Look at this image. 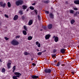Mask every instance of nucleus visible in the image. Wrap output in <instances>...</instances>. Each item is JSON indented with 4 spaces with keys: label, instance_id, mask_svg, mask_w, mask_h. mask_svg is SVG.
Returning <instances> with one entry per match:
<instances>
[{
    "label": "nucleus",
    "instance_id": "774afa93",
    "mask_svg": "<svg viewBox=\"0 0 79 79\" xmlns=\"http://www.w3.org/2000/svg\"><path fill=\"white\" fill-rule=\"evenodd\" d=\"M36 63H37V61H36Z\"/></svg>",
    "mask_w": 79,
    "mask_h": 79
},
{
    "label": "nucleus",
    "instance_id": "f704fd0d",
    "mask_svg": "<svg viewBox=\"0 0 79 79\" xmlns=\"http://www.w3.org/2000/svg\"><path fill=\"white\" fill-rule=\"evenodd\" d=\"M38 18L39 20L40 21V16L39 15H38Z\"/></svg>",
    "mask_w": 79,
    "mask_h": 79
},
{
    "label": "nucleus",
    "instance_id": "f3484780",
    "mask_svg": "<svg viewBox=\"0 0 79 79\" xmlns=\"http://www.w3.org/2000/svg\"><path fill=\"white\" fill-rule=\"evenodd\" d=\"M24 55H26V56L30 55H31V54L30 53L27 52H24Z\"/></svg>",
    "mask_w": 79,
    "mask_h": 79
},
{
    "label": "nucleus",
    "instance_id": "79ce46f5",
    "mask_svg": "<svg viewBox=\"0 0 79 79\" xmlns=\"http://www.w3.org/2000/svg\"><path fill=\"white\" fill-rule=\"evenodd\" d=\"M13 69H16V66H14L13 67Z\"/></svg>",
    "mask_w": 79,
    "mask_h": 79
},
{
    "label": "nucleus",
    "instance_id": "7ed1b4c3",
    "mask_svg": "<svg viewBox=\"0 0 79 79\" xmlns=\"http://www.w3.org/2000/svg\"><path fill=\"white\" fill-rule=\"evenodd\" d=\"M52 71V69L46 68L44 70L45 73H48V74L51 73Z\"/></svg>",
    "mask_w": 79,
    "mask_h": 79
},
{
    "label": "nucleus",
    "instance_id": "4be33fe9",
    "mask_svg": "<svg viewBox=\"0 0 79 79\" xmlns=\"http://www.w3.org/2000/svg\"><path fill=\"white\" fill-rule=\"evenodd\" d=\"M23 34L25 35L27 34V32H26V31L25 30H23Z\"/></svg>",
    "mask_w": 79,
    "mask_h": 79
},
{
    "label": "nucleus",
    "instance_id": "09e8293b",
    "mask_svg": "<svg viewBox=\"0 0 79 79\" xmlns=\"http://www.w3.org/2000/svg\"><path fill=\"white\" fill-rule=\"evenodd\" d=\"M65 4L66 5H68V1H66L65 2Z\"/></svg>",
    "mask_w": 79,
    "mask_h": 79
},
{
    "label": "nucleus",
    "instance_id": "a211bd4d",
    "mask_svg": "<svg viewBox=\"0 0 79 79\" xmlns=\"http://www.w3.org/2000/svg\"><path fill=\"white\" fill-rule=\"evenodd\" d=\"M49 2H50V1H49V0L44 1V3L46 4H48Z\"/></svg>",
    "mask_w": 79,
    "mask_h": 79
},
{
    "label": "nucleus",
    "instance_id": "393cba45",
    "mask_svg": "<svg viewBox=\"0 0 79 79\" xmlns=\"http://www.w3.org/2000/svg\"><path fill=\"white\" fill-rule=\"evenodd\" d=\"M7 5L8 7H11V3L10 2H7Z\"/></svg>",
    "mask_w": 79,
    "mask_h": 79
},
{
    "label": "nucleus",
    "instance_id": "f03ea898",
    "mask_svg": "<svg viewBox=\"0 0 79 79\" xmlns=\"http://www.w3.org/2000/svg\"><path fill=\"white\" fill-rule=\"evenodd\" d=\"M11 44L13 45H18L19 44V42L15 40H14L11 41Z\"/></svg>",
    "mask_w": 79,
    "mask_h": 79
},
{
    "label": "nucleus",
    "instance_id": "423d86ee",
    "mask_svg": "<svg viewBox=\"0 0 79 79\" xmlns=\"http://www.w3.org/2000/svg\"><path fill=\"white\" fill-rule=\"evenodd\" d=\"M49 17L51 19H54V15L52 13H50L49 15Z\"/></svg>",
    "mask_w": 79,
    "mask_h": 79
},
{
    "label": "nucleus",
    "instance_id": "3c124183",
    "mask_svg": "<svg viewBox=\"0 0 79 79\" xmlns=\"http://www.w3.org/2000/svg\"><path fill=\"white\" fill-rule=\"evenodd\" d=\"M45 52H47V51L46 50H45L44 51H43L42 52V53H45Z\"/></svg>",
    "mask_w": 79,
    "mask_h": 79
},
{
    "label": "nucleus",
    "instance_id": "2f4dec72",
    "mask_svg": "<svg viewBox=\"0 0 79 79\" xmlns=\"http://www.w3.org/2000/svg\"><path fill=\"white\" fill-rule=\"evenodd\" d=\"M38 55L40 56V55H42V52H39L38 53Z\"/></svg>",
    "mask_w": 79,
    "mask_h": 79
},
{
    "label": "nucleus",
    "instance_id": "c85d7f7f",
    "mask_svg": "<svg viewBox=\"0 0 79 79\" xmlns=\"http://www.w3.org/2000/svg\"><path fill=\"white\" fill-rule=\"evenodd\" d=\"M30 10H34V8L32 6H30Z\"/></svg>",
    "mask_w": 79,
    "mask_h": 79
},
{
    "label": "nucleus",
    "instance_id": "a18cd8bd",
    "mask_svg": "<svg viewBox=\"0 0 79 79\" xmlns=\"http://www.w3.org/2000/svg\"><path fill=\"white\" fill-rule=\"evenodd\" d=\"M32 65L33 66H35V65H36V64H35V63H33L32 64Z\"/></svg>",
    "mask_w": 79,
    "mask_h": 79
},
{
    "label": "nucleus",
    "instance_id": "864d4df0",
    "mask_svg": "<svg viewBox=\"0 0 79 79\" xmlns=\"http://www.w3.org/2000/svg\"><path fill=\"white\" fill-rule=\"evenodd\" d=\"M35 43H36V45H38V44H39V42H38L37 41Z\"/></svg>",
    "mask_w": 79,
    "mask_h": 79
},
{
    "label": "nucleus",
    "instance_id": "49530a36",
    "mask_svg": "<svg viewBox=\"0 0 79 79\" xmlns=\"http://www.w3.org/2000/svg\"><path fill=\"white\" fill-rule=\"evenodd\" d=\"M61 75H62V76H64V72H62V73H61Z\"/></svg>",
    "mask_w": 79,
    "mask_h": 79
},
{
    "label": "nucleus",
    "instance_id": "c756f323",
    "mask_svg": "<svg viewBox=\"0 0 79 79\" xmlns=\"http://www.w3.org/2000/svg\"><path fill=\"white\" fill-rule=\"evenodd\" d=\"M43 29H44V30H47V26H44L43 27Z\"/></svg>",
    "mask_w": 79,
    "mask_h": 79
},
{
    "label": "nucleus",
    "instance_id": "dca6fc26",
    "mask_svg": "<svg viewBox=\"0 0 79 79\" xmlns=\"http://www.w3.org/2000/svg\"><path fill=\"white\" fill-rule=\"evenodd\" d=\"M54 41L56 42H57L58 41V36H56L55 39H54Z\"/></svg>",
    "mask_w": 79,
    "mask_h": 79
},
{
    "label": "nucleus",
    "instance_id": "8fccbe9b",
    "mask_svg": "<svg viewBox=\"0 0 79 79\" xmlns=\"http://www.w3.org/2000/svg\"><path fill=\"white\" fill-rule=\"evenodd\" d=\"M71 73L72 74H74V71H73V72H71Z\"/></svg>",
    "mask_w": 79,
    "mask_h": 79
},
{
    "label": "nucleus",
    "instance_id": "4468645a",
    "mask_svg": "<svg viewBox=\"0 0 79 79\" xmlns=\"http://www.w3.org/2000/svg\"><path fill=\"white\" fill-rule=\"evenodd\" d=\"M17 19H18V15H15L13 19L16 21V20H17Z\"/></svg>",
    "mask_w": 79,
    "mask_h": 79
},
{
    "label": "nucleus",
    "instance_id": "aec40b11",
    "mask_svg": "<svg viewBox=\"0 0 79 79\" xmlns=\"http://www.w3.org/2000/svg\"><path fill=\"white\" fill-rule=\"evenodd\" d=\"M70 13H71L72 14H74V11L73 10H69Z\"/></svg>",
    "mask_w": 79,
    "mask_h": 79
},
{
    "label": "nucleus",
    "instance_id": "6e6552de",
    "mask_svg": "<svg viewBox=\"0 0 79 79\" xmlns=\"http://www.w3.org/2000/svg\"><path fill=\"white\" fill-rule=\"evenodd\" d=\"M11 63L10 62H8L7 64V67L8 69H10L11 66Z\"/></svg>",
    "mask_w": 79,
    "mask_h": 79
},
{
    "label": "nucleus",
    "instance_id": "72a5a7b5",
    "mask_svg": "<svg viewBox=\"0 0 79 79\" xmlns=\"http://www.w3.org/2000/svg\"><path fill=\"white\" fill-rule=\"evenodd\" d=\"M45 12L47 14H49V11L47 10H45Z\"/></svg>",
    "mask_w": 79,
    "mask_h": 79
},
{
    "label": "nucleus",
    "instance_id": "13d9d810",
    "mask_svg": "<svg viewBox=\"0 0 79 79\" xmlns=\"http://www.w3.org/2000/svg\"><path fill=\"white\" fill-rule=\"evenodd\" d=\"M57 62V61L55 60L54 61V63H56Z\"/></svg>",
    "mask_w": 79,
    "mask_h": 79
},
{
    "label": "nucleus",
    "instance_id": "a878e982",
    "mask_svg": "<svg viewBox=\"0 0 79 79\" xmlns=\"http://www.w3.org/2000/svg\"><path fill=\"white\" fill-rule=\"evenodd\" d=\"M6 71V70H5V68H3L2 69V73H5Z\"/></svg>",
    "mask_w": 79,
    "mask_h": 79
},
{
    "label": "nucleus",
    "instance_id": "ea45409f",
    "mask_svg": "<svg viewBox=\"0 0 79 79\" xmlns=\"http://www.w3.org/2000/svg\"><path fill=\"white\" fill-rule=\"evenodd\" d=\"M25 19V18L24 17V16H22V19H23V20H24Z\"/></svg>",
    "mask_w": 79,
    "mask_h": 79
},
{
    "label": "nucleus",
    "instance_id": "1a4fd4ad",
    "mask_svg": "<svg viewBox=\"0 0 79 79\" xmlns=\"http://www.w3.org/2000/svg\"><path fill=\"white\" fill-rule=\"evenodd\" d=\"M22 9L23 10H26V9H27V6H26L25 5H23L22 6Z\"/></svg>",
    "mask_w": 79,
    "mask_h": 79
},
{
    "label": "nucleus",
    "instance_id": "de8ad7c7",
    "mask_svg": "<svg viewBox=\"0 0 79 79\" xmlns=\"http://www.w3.org/2000/svg\"><path fill=\"white\" fill-rule=\"evenodd\" d=\"M16 70L15 69H13V71H12V73H15V71Z\"/></svg>",
    "mask_w": 79,
    "mask_h": 79
},
{
    "label": "nucleus",
    "instance_id": "9b49d317",
    "mask_svg": "<svg viewBox=\"0 0 79 79\" xmlns=\"http://www.w3.org/2000/svg\"><path fill=\"white\" fill-rule=\"evenodd\" d=\"M32 23H33V21L32 20H30L28 22V25L31 26V25L32 24Z\"/></svg>",
    "mask_w": 79,
    "mask_h": 79
},
{
    "label": "nucleus",
    "instance_id": "0eeeda50",
    "mask_svg": "<svg viewBox=\"0 0 79 79\" xmlns=\"http://www.w3.org/2000/svg\"><path fill=\"white\" fill-rule=\"evenodd\" d=\"M48 29H51L53 28V25L52 24H49L48 26Z\"/></svg>",
    "mask_w": 79,
    "mask_h": 79
},
{
    "label": "nucleus",
    "instance_id": "f257e3e1",
    "mask_svg": "<svg viewBox=\"0 0 79 79\" xmlns=\"http://www.w3.org/2000/svg\"><path fill=\"white\" fill-rule=\"evenodd\" d=\"M14 74L15 75V76H13V79H18V78L17 77H20V76H21L22 75L21 73L17 72H14Z\"/></svg>",
    "mask_w": 79,
    "mask_h": 79
},
{
    "label": "nucleus",
    "instance_id": "cd10ccee",
    "mask_svg": "<svg viewBox=\"0 0 79 79\" xmlns=\"http://www.w3.org/2000/svg\"><path fill=\"white\" fill-rule=\"evenodd\" d=\"M34 11L35 13V14H36V15H37V14H38V10H35Z\"/></svg>",
    "mask_w": 79,
    "mask_h": 79
},
{
    "label": "nucleus",
    "instance_id": "4c0bfd02",
    "mask_svg": "<svg viewBox=\"0 0 79 79\" xmlns=\"http://www.w3.org/2000/svg\"><path fill=\"white\" fill-rule=\"evenodd\" d=\"M20 37V35H18L16 36L15 38L16 39H17V38H19Z\"/></svg>",
    "mask_w": 79,
    "mask_h": 79
},
{
    "label": "nucleus",
    "instance_id": "c9c22d12",
    "mask_svg": "<svg viewBox=\"0 0 79 79\" xmlns=\"http://www.w3.org/2000/svg\"><path fill=\"white\" fill-rule=\"evenodd\" d=\"M4 16L6 18H9V17H8V15H6V14H5Z\"/></svg>",
    "mask_w": 79,
    "mask_h": 79
},
{
    "label": "nucleus",
    "instance_id": "680f3d73",
    "mask_svg": "<svg viewBox=\"0 0 79 79\" xmlns=\"http://www.w3.org/2000/svg\"><path fill=\"white\" fill-rule=\"evenodd\" d=\"M31 61H32V60H34V59H33L32 58L31 59Z\"/></svg>",
    "mask_w": 79,
    "mask_h": 79
},
{
    "label": "nucleus",
    "instance_id": "338daca9",
    "mask_svg": "<svg viewBox=\"0 0 79 79\" xmlns=\"http://www.w3.org/2000/svg\"><path fill=\"white\" fill-rule=\"evenodd\" d=\"M42 30H43L42 29H41V30H40V31H42Z\"/></svg>",
    "mask_w": 79,
    "mask_h": 79
},
{
    "label": "nucleus",
    "instance_id": "4d7b16f0",
    "mask_svg": "<svg viewBox=\"0 0 79 79\" xmlns=\"http://www.w3.org/2000/svg\"><path fill=\"white\" fill-rule=\"evenodd\" d=\"M51 10H53V7H51Z\"/></svg>",
    "mask_w": 79,
    "mask_h": 79
},
{
    "label": "nucleus",
    "instance_id": "6e6d98bb",
    "mask_svg": "<svg viewBox=\"0 0 79 79\" xmlns=\"http://www.w3.org/2000/svg\"><path fill=\"white\" fill-rule=\"evenodd\" d=\"M55 38H56V36H55V35H54L53 36V39H55Z\"/></svg>",
    "mask_w": 79,
    "mask_h": 79
},
{
    "label": "nucleus",
    "instance_id": "39448f33",
    "mask_svg": "<svg viewBox=\"0 0 79 79\" xmlns=\"http://www.w3.org/2000/svg\"><path fill=\"white\" fill-rule=\"evenodd\" d=\"M0 5L1 6V7H2L4 8H5V7L6 6V3H4L3 4V2H0Z\"/></svg>",
    "mask_w": 79,
    "mask_h": 79
},
{
    "label": "nucleus",
    "instance_id": "f8f14e48",
    "mask_svg": "<svg viewBox=\"0 0 79 79\" xmlns=\"http://www.w3.org/2000/svg\"><path fill=\"white\" fill-rule=\"evenodd\" d=\"M60 52L61 53H63V54L65 53V49H64L63 48L61 49L60 50Z\"/></svg>",
    "mask_w": 79,
    "mask_h": 79
},
{
    "label": "nucleus",
    "instance_id": "052dcab7",
    "mask_svg": "<svg viewBox=\"0 0 79 79\" xmlns=\"http://www.w3.org/2000/svg\"><path fill=\"white\" fill-rule=\"evenodd\" d=\"M3 61H2L1 59H0V62H2Z\"/></svg>",
    "mask_w": 79,
    "mask_h": 79
},
{
    "label": "nucleus",
    "instance_id": "69168bd1",
    "mask_svg": "<svg viewBox=\"0 0 79 79\" xmlns=\"http://www.w3.org/2000/svg\"><path fill=\"white\" fill-rule=\"evenodd\" d=\"M2 10H0V13H2Z\"/></svg>",
    "mask_w": 79,
    "mask_h": 79
},
{
    "label": "nucleus",
    "instance_id": "5fc2aeb1",
    "mask_svg": "<svg viewBox=\"0 0 79 79\" xmlns=\"http://www.w3.org/2000/svg\"><path fill=\"white\" fill-rule=\"evenodd\" d=\"M32 5H33L34 6L35 5V3H33L32 4Z\"/></svg>",
    "mask_w": 79,
    "mask_h": 79
},
{
    "label": "nucleus",
    "instance_id": "0e129e2a",
    "mask_svg": "<svg viewBox=\"0 0 79 79\" xmlns=\"http://www.w3.org/2000/svg\"><path fill=\"white\" fill-rule=\"evenodd\" d=\"M37 51H39V49H37Z\"/></svg>",
    "mask_w": 79,
    "mask_h": 79
},
{
    "label": "nucleus",
    "instance_id": "ddd939ff",
    "mask_svg": "<svg viewBox=\"0 0 79 79\" xmlns=\"http://www.w3.org/2000/svg\"><path fill=\"white\" fill-rule=\"evenodd\" d=\"M50 35H46L45 37V39H46V40H48V39L50 38Z\"/></svg>",
    "mask_w": 79,
    "mask_h": 79
},
{
    "label": "nucleus",
    "instance_id": "5701e85b",
    "mask_svg": "<svg viewBox=\"0 0 79 79\" xmlns=\"http://www.w3.org/2000/svg\"><path fill=\"white\" fill-rule=\"evenodd\" d=\"M23 28L24 30H25V31H27V27H26V26L24 25L23 26Z\"/></svg>",
    "mask_w": 79,
    "mask_h": 79
},
{
    "label": "nucleus",
    "instance_id": "9d476101",
    "mask_svg": "<svg viewBox=\"0 0 79 79\" xmlns=\"http://www.w3.org/2000/svg\"><path fill=\"white\" fill-rule=\"evenodd\" d=\"M31 77H32V79H37L39 77V76L34 75L31 76Z\"/></svg>",
    "mask_w": 79,
    "mask_h": 79
},
{
    "label": "nucleus",
    "instance_id": "bf43d9fd",
    "mask_svg": "<svg viewBox=\"0 0 79 79\" xmlns=\"http://www.w3.org/2000/svg\"><path fill=\"white\" fill-rule=\"evenodd\" d=\"M9 62H11V63H12V61H11V60H9Z\"/></svg>",
    "mask_w": 79,
    "mask_h": 79
},
{
    "label": "nucleus",
    "instance_id": "37998d69",
    "mask_svg": "<svg viewBox=\"0 0 79 79\" xmlns=\"http://www.w3.org/2000/svg\"><path fill=\"white\" fill-rule=\"evenodd\" d=\"M38 47H40V43L38 44Z\"/></svg>",
    "mask_w": 79,
    "mask_h": 79
},
{
    "label": "nucleus",
    "instance_id": "20e7f679",
    "mask_svg": "<svg viewBox=\"0 0 79 79\" xmlns=\"http://www.w3.org/2000/svg\"><path fill=\"white\" fill-rule=\"evenodd\" d=\"M23 3V1L22 0H19L15 2L16 5L17 6H19V5H21Z\"/></svg>",
    "mask_w": 79,
    "mask_h": 79
},
{
    "label": "nucleus",
    "instance_id": "473e14b6",
    "mask_svg": "<svg viewBox=\"0 0 79 79\" xmlns=\"http://www.w3.org/2000/svg\"><path fill=\"white\" fill-rule=\"evenodd\" d=\"M77 12H76L73 15H74V17H75V16H77Z\"/></svg>",
    "mask_w": 79,
    "mask_h": 79
},
{
    "label": "nucleus",
    "instance_id": "bb28decb",
    "mask_svg": "<svg viewBox=\"0 0 79 79\" xmlns=\"http://www.w3.org/2000/svg\"><path fill=\"white\" fill-rule=\"evenodd\" d=\"M61 64V62H58L57 63V64L56 65V66H59Z\"/></svg>",
    "mask_w": 79,
    "mask_h": 79
},
{
    "label": "nucleus",
    "instance_id": "a19ab883",
    "mask_svg": "<svg viewBox=\"0 0 79 79\" xmlns=\"http://www.w3.org/2000/svg\"><path fill=\"white\" fill-rule=\"evenodd\" d=\"M53 52L54 53H56V49H54L53 50Z\"/></svg>",
    "mask_w": 79,
    "mask_h": 79
},
{
    "label": "nucleus",
    "instance_id": "2eb2a0df",
    "mask_svg": "<svg viewBox=\"0 0 79 79\" xmlns=\"http://www.w3.org/2000/svg\"><path fill=\"white\" fill-rule=\"evenodd\" d=\"M74 2L76 5H79V0H75Z\"/></svg>",
    "mask_w": 79,
    "mask_h": 79
},
{
    "label": "nucleus",
    "instance_id": "b1692460",
    "mask_svg": "<svg viewBox=\"0 0 79 79\" xmlns=\"http://www.w3.org/2000/svg\"><path fill=\"white\" fill-rule=\"evenodd\" d=\"M19 13L21 15H23V11L22 10H20L19 12Z\"/></svg>",
    "mask_w": 79,
    "mask_h": 79
},
{
    "label": "nucleus",
    "instance_id": "c03bdc74",
    "mask_svg": "<svg viewBox=\"0 0 79 79\" xmlns=\"http://www.w3.org/2000/svg\"><path fill=\"white\" fill-rule=\"evenodd\" d=\"M74 10H76L77 11V10L78 9L77 8H74Z\"/></svg>",
    "mask_w": 79,
    "mask_h": 79
},
{
    "label": "nucleus",
    "instance_id": "6ab92c4d",
    "mask_svg": "<svg viewBox=\"0 0 79 79\" xmlns=\"http://www.w3.org/2000/svg\"><path fill=\"white\" fill-rule=\"evenodd\" d=\"M32 39V36H29L28 37V40H31Z\"/></svg>",
    "mask_w": 79,
    "mask_h": 79
},
{
    "label": "nucleus",
    "instance_id": "7c9ffc66",
    "mask_svg": "<svg viewBox=\"0 0 79 79\" xmlns=\"http://www.w3.org/2000/svg\"><path fill=\"white\" fill-rule=\"evenodd\" d=\"M51 56L52 58H56V54L52 55Z\"/></svg>",
    "mask_w": 79,
    "mask_h": 79
},
{
    "label": "nucleus",
    "instance_id": "412c9836",
    "mask_svg": "<svg viewBox=\"0 0 79 79\" xmlns=\"http://www.w3.org/2000/svg\"><path fill=\"white\" fill-rule=\"evenodd\" d=\"M74 23H75V20L73 19H72L71 21V24H73Z\"/></svg>",
    "mask_w": 79,
    "mask_h": 79
},
{
    "label": "nucleus",
    "instance_id": "e2e57ef3",
    "mask_svg": "<svg viewBox=\"0 0 79 79\" xmlns=\"http://www.w3.org/2000/svg\"><path fill=\"white\" fill-rule=\"evenodd\" d=\"M26 11H29V10H28V9H27L26 10Z\"/></svg>",
    "mask_w": 79,
    "mask_h": 79
},
{
    "label": "nucleus",
    "instance_id": "603ef678",
    "mask_svg": "<svg viewBox=\"0 0 79 79\" xmlns=\"http://www.w3.org/2000/svg\"><path fill=\"white\" fill-rule=\"evenodd\" d=\"M61 66H65V64H63L61 65Z\"/></svg>",
    "mask_w": 79,
    "mask_h": 79
},
{
    "label": "nucleus",
    "instance_id": "e433bc0d",
    "mask_svg": "<svg viewBox=\"0 0 79 79\" xmlns=\"http://www.w3.org/2000/svg\"><path fill=\"white\" fill-rule=\"evenodd\" d=\"M70 71H71V72H73V71H74V69H73L71 68L70 69Z\"/></svg>",
    "mask_w": 79,
    "mask_h": 79
},
{
    "label": "nucleus",
    "instance_id": "58836bf2",
    "mask_svg": "<svg viewBox=\"0 0 79 79\" xmlns=\"http://www.w3.org/2000/svg\"><path fill=\"white\" fill-rule=\"evenodd\" d=\"M5 39V40H8V39H9V38H7L6 37H4Z\"/></svg>",
    "mask_w": 79,
    "mask_h": 79
}]
</instances>
